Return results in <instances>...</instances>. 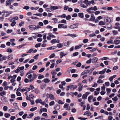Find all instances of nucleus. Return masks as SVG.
Returning <instances> with one entry per match:
<instances>
[{"label":"nucleus","mask_w":120,"mask_h":120,"mask_svg":"<svg viewBox=\"0 0 120 120\" xmlns=\"http://www.w3.org/2000/svg\"><path fill=\"white\" fill-rule=\"evenodd\" d=\"M32 75L31 74H30L27 77L28 78V79H30V80H31V79L32 78Z\"/></svg>","instance_id":"ea45409f"},{"label":"nucleus","mask_w":120,"mask_h":120,"mask_svg":"<svg viewBox=\"0 0 120 120\" xmlns=\"http://www.w3.org/2000/svg\"><path fill=\"white\" fill-rule=\"evenodd\" d=\"M114 42L116 45H118L120 43V41L119 40H115Z\"/></svg>","instance_id":"4be33fe9"},{"label":"nucleus","mask_w":120,"mask_h":120,"mask_svg":"<svg viewBox=\"0 0 120 120\" xmlns=\"http://www.w3.org/2000/svg\"><path fill=\"white\" fill-rule=\"evenodd\" d=\"M104 21L105 23L106 22L107 24H108L111 22V20L110 18L106 17L104 18Z\"/></svg>","instance_id":"f257e3e1"},{"label":"nucleus","mask_w":120,"mask_h":120,"mask_svg":"<svg viewBox=\"0 0 120 120\" xmlns=\"http://www.w3.org/2000/svg\"><path fill=\"white\" fill-rule=\"evenodd\" d=\"M56 71L55 70H53L51 71V74L52 75H56Z\"/></svg>","instance_id":"c9c22d12"},{"label":"nucleus","mask_w":120,"mask_h":120,"mask_svg":"<svg viewBox=\"0 0 120 120\" xmlns=\"http://www.w3.org/2000/svg\"><path fill=\"white\" fill-rule=\"evenodd\" d=\"M99 25H105V22H104L103 21H101L99 22Z\"/></svg>","instance_id":"f704fd0d"},{"label":"nucleus","mask_w":120,"mask_h":120,"mask_svg":"<svg viewBox=\"0 0 120 120\" xmlns=\"http://www.w3.org/2000/svg\"><path fill=\"white\" fill-rule=\"evenodd\" d=\"M81 65V63L80 62H79L76 65V66L78 67H80Z\"/></svg>","instance_id":"3c124183"},{"label":"nucleus","mask_w":120,"mask_h":120,"mask_svg":"<svg viewBox=\"0 0 120 120\" xmlns=\"http://www.w3.org/2000/svg\"><path fill=\"white\" fill-rule=\"evenodd\" d=\"M29 29L30 30L34 29H36V26L34 25H30L29 26Z\"/></svg>","instance_id":"9b49d317"},{"label":"nucleus","mask_w":120,"mask_h":120,"mask_svg":"<svg viewBox=\"0 0 120 120\" xmlns=\"http://www.w3.org/2000/svg\"><path fill=\"white\" fill-rule=\"evenodd\" d=\"M78 16L80 18H83L84 17L83 14L82 13H78Z\"/></svg>","instance_id":"6ab92c4d"},{"label":"nucleus","mask_w":120,"mask_h":120,"mask_svg":"<svg viewBox=\"0 0 120 120\" xmlns=\"http://www.w3.org/2000/svg\"><path fill=\"white\" fill-rule=\"evenodd\" d=\"M30 80L28 79L27 78H26L24 80V82L26 83H28L29 82Z\"/></svg>","instance_id":"6e6d98bb"},{"label":"nucleus","mask_w":120,"mask_h":120,"mask_svg":"<svg viewBox=\"0 0 120 120\" xmlns=\"http://www.w3.org/2000/svg\"><path fill=\"white\" fill-rule=\"evenodd\" d=\"M76 110L75 108H72L71 112H76Z\"/></svg>","instance_id":"338daca9"},{"label":"nucleus","mask_w":120,"mask_h":120,"mask_svg":"<svg viewBox=\"0 0 120 120\" xmlns=\"http://www.w3.org/2000/svg\"><path fill=\"white\" fill-rule=\"evenodd\" d=\"M63 24H59L58 25V27L59 28H67V26L66 25L64 26Z\"/></svg>","instance_id":"39448f33"},{"label":"nucleus","mask_w":120,"mask_h":120,"mask_svg":"<svg viewBox=\"0 0 120 120\" xmlns=\"http://www.w3.org/2000/svg\"><path fill=\"white\" fill-rule=\"evenodd\" d=\"M67 53H64V52H60V56H65L66 55Z\"/></svg>","instance_id":"7c9ffc66"},{"label":"nucleus","mask_w":120,"mask_h":120,"mask_svg":"<svg viewBox=\"0 0 120 120\" xmlns=\"http://www.w3.org/2000/svg\"><path fill=\"white\" fill-rule=\"evenodd\" d=\"M88 5L86 6V5L84 4H81L80 5V6L81 7H82L83 8H86L87 7V6Z\"/></svg>","instance_id":"a18cd8bd"},{"label":"nucleus","mask_w":120,"mask_h":120,"mask_svg":"<svg viewBox=\"0 0 120 120\" xmlns=\"http://www.w3.org/2000/svg\"><path fill=\"white\" fill-rule=\"evenodd\" d=\"M97 82L98 83H102L103 81L102 80L99 79L98 80Z\"/></svg>","instance_id":"72a5a7b5"},{"label":"nucleus","mask_w":120,"mask_h":120,"mask_svg":"<svg viewBox=\"0 0 120 120\" xmlns=\"http://www.w3.org/2000/svg\"><path fill=\"white\" fill-rule=\"evenodd\" d=\"M5 94L6 92L4 91L1 92L0 93V95L1 96H2L3 95H5Z\"/></svg>","instance_id":"bb28decb"},{"label":"nucleus","mask_w":120,"mask_h":120,"mask_svg":"<svg viewBox=\"0 0 120 120\" xmlns=\"http://www.w3.org/2000/svg\"><path fill=\"white\" fill-rule=\"evenodd\" d=\"M41 43H39L38 44H36L35 45V47L36 48H38L40 46Z\"/></svg>","instance_id":"473e14b6"},{"label":"nucleus","mask_w":120,"mask_h":120,"mask_svg":"<svg viewBox=\"0 0 120 120\" xmlns=\"http://www.w3.org/2000/svg\"><path fill=\"white\" fill-rule=\"evenodd\" d=\"M49 7L52 10L57 9L59 8L57 6H53L50 5Z\"/></svg>","instance_id":"9d476101"},{"label":"nucleus","mask_w":120,"mask_h":120,"mask_svg":"<svg viewBox=\"0 0 120 120\" xmlns=\"http://www.w3.org/2000/svg\"><path fill=\"white\" fill-rule=\"evenodd\" d=\"M39 55V54L36 55L34 57V58L36 60H37L38 59V57Z\"/></svg>","instance_id":"5fc2aeb1"},{"label":"nucleus","mask_w":120,"mask_h":120,"mask_svg":"<svg viewBox=\"0 0 120 120\" xmlns=\"http://www.w3.org/2000/svg\"><path fill=\"white\" fill-rule=\"evenodd\" d=\"M30 8V7L27 6H25L23 8V9L27 10Z\"/></svg>","instance_id":"79ce46f5"},{"label":"nucleus","mask_w":120,"mask_h":120,"mask_svg":"<svg viewBox=\"0 0 120 120\" xmlns=\"http://www.w3.org/2000/svg\"><path fill=\"white\" fill-rule=\"evenodd\" d=\"M55 55L54 53H53L51 55L49 56V58H53L55 56Z\"/></svg>","instance_id":"bf43d9fd"},{"label":"nucleus","mask_w":120,"mask_h":120,"mask_svg":"<svg viewBox=\"0 0 120 120\" xmlns=\"http://www.w3.org/2000/svg\"><path fill=\"white\" fill-rule=\"evenodd\" d=\"M10 116V114L9 113H5L4 114L5 117L7 118H8V117Z\"/></svg>","instance_id":"e433bc0d"},{"label":"nucleus","mask_w":120,"mask_h":120,"mask_svg":"<svg viewBox=\"0 0 120 120\" xmlns=\"http://www.w3.org/2000/svg\"><path fill=\"white\" fill-rule=\"evenodd\" d=\"M112 100L115 101H117L118 98L116 96H115L114 98H112Z\"/></svg>","instance_id":"de8ad7c7"},{"label":"nucleus","mask_w":120,"mask_h":120,"mask_svg":"<svg viewBox=\"0 0 120 120\" xmlns=\"http://www.w3.org/2000/svg\"><path fill=\"white\" fill-rule=\"evenodd\" d=\"M91 113L88 110L85 112V113L83 115H86L88 116H89L91 115Z\"/></svg>","instance_id":"f8f14e48"},{"label":"nucleus","mask_w":120,"mask_h":120,"mask_svg":"<svg viewBox=\"0 0 120 120\" xmlns=\"http://www.w3.org/2000/svg\"><path fill=\"white\" fill-rule=\"evenodd\" d=\"M95 17L94 16V15L93 14H91V17L90 19H88L89 21H95Z\"/></svg>","instance_id":"423d86ee"},{"label":"nucleus","mask_w":120,"mask_h":120,"mask_svg":"<svg viewBox=\"0 0 120 120\" xmlns=\"http://www.w3.org/2000/svg\"><path fill=\"white\" fill-rule=\"evenodd\" d=\"M66 18L67 20H69L71 18V17L70 15H69L66 16Z\"/></svg>","instance_id":"603ef678"},{"label":"nucleus","mask_w":120,"mask_h":120,"mask_svg":"<svg viewBox=\"0 0 120 120\" xmlns=\"http://www.w3.org/2000/svg\"><path fill=\"white\" fill-rule=\"evenodd\" d=\"M44 81L46 83H48L50 81V80L48 79H44Z\"/></svg>","instance_id":"cd10ccee"},{"label":"nucleus","mask_w":120,"mask_h":120,"mask_svg":"<svg viewBox=\"0 0 120 120\" xmlns=\"http://www.w3.org/2000/svg\"><path fill=\"white\" fill-rule=\"evenodd\" d=\"M40 118L39 116H38L37 117L34 118V120H39L40 119Z\"/></svg>","instance_id":"774afa93"},{"label":"nucleus","mask_w":120,"mask_h":120,"mask_svg":"<svg viewBox=\"0 0 120 120\" xmlns=\"http://www.w3.org/2000/svg\"><path fill=\"white\" fill-rule=\"evenodd\" d=\"M44 70V68H42L40 69V70H39V72L40 73H41Z\"/></svg>","instance_id":"4d7b16f0"},{"label":"nucleus","mask_w":120,"mask_h":120,"mask_svg":"<svg viewBox=\"0 0 120 120\" xmlns=\"http://www.w3.org/2000/svg\"><path fill=\"white\" fill-rule=\"evenodd\" d=\"M46 96L48 98L49 97V98L52 100L54 98V96L51 94H47L46 95Z\"/></svg>","instance_id":"1a4fd4ad"},{"label":"nucleus","mask_w":120,"mask_h":120,"mask_svg":"<svg viewBox=\"0 0 120 120\" xmlns=\"http://www.w3.org/2000/svg\"><path fill=\"white\" fill-rule=\"evenodd\" d=\"M78 24H75L71 25L70 26V28L71 29H74L75 28H78Z\"/></svg>","instance_id":"6e6552de"},{"label":"nucleus","mask_w":120,"mask_h":120,"mask_svg":"<svg viewBox=\"0 0 120 120\" xmlns=\"http://www.w3.org/2000/svg\"><path fill=\"white\" fill-rule=\"evenodd\" d=\"M60 108V105H57L56 106L54 107V109L56 110H58Z\"/></svg>","instance_id":"a211bd4d"},{"label":"nucleus","mask_w":120,"mask_h":120,"mask_svg":"<svg viewBox=\"0 0 120 120\" xmlns=\"http://www.w3.org/2000/svg\"><path fill=\"white\" fill-rule=\"evenodd\" d=\"M46 11L48 12H49L51 11L52 10L51 8H46Z\"/></svg>","instance_id":"37998d69"},{"label":"nucleus","mask_w":120,"mask_h":120,"mask_svg":"<svg viewBox=\"0 0 120 120\" xmlns=\"http://www.w3.org/2000/svg\"><path fill=\"white\" fill-rule=\"evenodd\" d=\"M98 60V58L97 57H94L92 59V62L93 63L95 64L96 63L98 62H97Z\"/></svg>","instance_id":"0eeeda50"},{"label":"nucleus","mask_w":120,"mask_h":120,"mask_svg":"<svg viewBox=\"0 0 120 120\" xmlns=\"http://www.w3.org/2000/svg\"><path fill=\"white\" fill-rule=\"evenodd\" d=\"M69 105L68 104L65 103L64 105V108H65L67 110H69L70 109V107Z\"/></svg>","instance_id":"20e7f679"},{"label":"nucleus","mask_w":120,"mask_h":120,"mask_svg":"<svg viewBox=\"0 0 120 120\" xmlns=\"http://www.w3.org/2000/svg\"><path fill=\"white\" fill-rule=\"evenodd\" d=\"M55 103L54 102V101H52L49 103V105L52 106Z\"/></svg>","instance_id":"8fccbe9b"},{"label":"nucleus","mask_w":120,"mask_h":120,"mask_svg":"<svg viewBox=\"0 0 120 120\" xmlns=\"http://www.w3.org/2000/svg\"><path fill=\"white\" fill-rule=\"evenodd\" d=\"M6 6H9L11 5V2L8 0H7L6 1Z\"/></svg>","instance_id":"393cba45"},{"label":"nucleus","mask_w":120,"mask_h":120,"mask_svg":"<svg viewBox=\"0 0 120 120\" xmlns=\"http://www.w3.org/2000/svg\"><path fill=\"white\" fill-rule=\"evenodd\" d=\"M112 32L114 35L117 34H118V32L117 31L114 30L112 31Z\"/></svg>","instance_id":"09e8293b"},{"label":"nucleus","mask_w":120,"mask_h":120,"mask_svg":"<svg viewBox=\"0 0 120 120\" xmlns=\"http://www.w3.org/2000/svg\"><path fill=\"white\" fill-rule=\"evenodd\" d=\"M56 48L57 47L56 46H53L52 47L47 48V50H53Z\"/></svg>","instance_id":"2eb2a0df"},{"label":"nucleus","mask_w":120,"mask_h":120,"mask_svg":"<svg viewBox=\"0 0 120 120\" xmlns=\"http://www.w3.org/2000/svg\"><path fill=\"white\" fill-rule=\"evenodd\" d=\"M46 85V84L45 83H43L41 85L40 87V88L42 89L44 88Z\"/></svg>","instance_id":"412c9836"},{"label":"nucleus","mask_w":120,"mask_h":120,"mask_svg":"<svg viewBox=\"0 0 120 120\" xmlns=\"http://www.w3.org/2000/svg\"><path fill=\"white\" fill-rule=\"evenodd\" d=\"M93 98V96L92 95H91L89 96L88 98V100L90 102H91V99Z\"/></svg>","instance_id":"aec40b11"},{"label":"nucleus","mask_w":120,"mask_h":120,"mask_svg":"<svg viewBox=\"0 0 120 120\" xmlns=\"http://www.w3.org/2000/svg\"><path fill=\"white\" fill-rule=\"evenodd\" d=\"M78 52H75L73 53V55L74 56H76L78 54Z\"/></svg>","instance_id":"13d9d810"},{"label":"nucleus","mask_w":120,"mask_h":120,"mask_svg":"<svg viewBox=\"0 0 120 120\" xmlns=\"http://www.w3.org/2000/svg\"><path fill=\"white\" fill-rule=\"evenodd\" d=\"M71 95L72 97L74 96V93L73 92H71L70 93H67V96L68 97L69 96V95Z\"/></svg>","instance_id":"dca6fc26"},{"label":"nucleus","mask_w":120,"mask_h":120,"mask_svg":"<svg viewBox=\"0 0 120 120\" xmlns=\"http://www.w3.org/2000/svg\"><path fill=\"white\" fill-rule=\"evenodd\" d=\"M43 22L45 25H46L48 23V22L47 20H45Z\"/></svg>","instance_id":"864d4df0"},{"label":"nucleus","mask_w":120,"mask_h":120,"mask_svg":"<svg viewBox=\"0 0 120 120\" xmlns=\"http://www.w3.org/2000/svg\"><path fill=\"white\" fill-rule=\"evenodd\" d=\"M107 70L106 68L104 69L103 70L99 71V74L100 75H102L104 74Z\"/></svg>","instance_id":"ddd939ff"},{"label":"nucleus","mask_w":120,"mask_h":120,"mask_svg":"<svg viewBox=\"0 0 120 120\" xmlns=\"http://www.w3.org/2000/svg\"><path fill=\"white\" fill-rule=\"evenodd\" d=\"M106 90L107 93H109L111 91V89L109 88H107Z\"/></svg>","instance_id":"69168bd1"},{"label":"nucleus","mask_w":120,"mask_h":120,"mask_svg":"<svg viewBox=\"0 0 120 120\" xmlns=\"http://www.w3.org/2000/svg\"><path fill=\"white\" fill-rule=\"evenodd\" d=\"M22 106L25 107L26 106L27 104L26 103L24 102L22 103Z\"/></svg>","instance_id":"0e129e2a"},{"label":"nucleus","mask_w":120,"mask_h":120,"mask_svg":"<svg viewBox=\"0 0 120 120\" xmlns=\"http://www.w3.org/2000/svg\"><path fill=\"white\" fill-rule=\"evenodd\" d=\"M105 77V75H100L99 78H98V79H102L104 78Z\"/></svg>","instance_id":"c03bdc74"},{"label":"nucleus","mask_w":120,"mask_h":120,"mask_svg":"<svg viewBox=\"0 0 120 120\" xmlns=\"http://www.w3.org/2000/svg\"><path fill=\"white\" fill-rule=\"evenodd\" d=\"M118 59V57H116L115 58H112L111 59H109L110 60H112L114 62H115L117 61V60Z\"/></svg>","instance_id":"a878e982"},{"label":"nucleus","mask_w":120,"mask_h":120,"mask_svg":"<svg viewBox=\"0 0 120 120\" xmlns=\"http://www.w3.org/2000/svg\"><path fill=\"white\" fill-rule=\"evenodd\" d=\"M48 35L49 37L52 38H55V36L52 35V33H50L48 34Z\"/></svg>","instance_id":"5701e85b"},{"label":"nucleus","mask_w":120,"mask_h":120,"mask_svg":"<svg viewBox=\"0 0 120 120\" xmlns=\"http://www.w3.org/2000/svg\"><path fill=\"white\" fill-rule=\"evenodd\" d=\"M57 47L59 48H61L63 46V45L61 43H59L57 45Z\"/></svg>","instance_id":"c85d7f7f"},{"label":"nucleus","mask_w":120,"mask_h":120,"mask_svg":"<svg viewBox=\"0 0 120 120\" xmlns=\"http://www.w3.org/2000/svg\"><path fill=\"white\" fill-rule=\"evenodd\" d=\"M32 75V78L31 79V80H30L29 82H31L33 80L36 78L37 76V75L34 73H33Z\"/></svg>","instance_id":"7ed1b4c3"},{"label":"nucleus","mask_w":120,"mask_h":120,"mask_svg":"<svg viewBox=\"0 0 120 120\" xmlns=\"http://www.w3.org/2000/svg\"><path fill=\"white\" fill-rule=\"evenodd\" d=\"M94 3V1L93 0H92L91 1H89L87 4V5H90L91 4H93Z\"/></svg>","instance_id":"b1692460"},{"label":"nucleus","mask_w":120,"mask_h":120,"mask_svg":"<svg viewBox=\"0 0 120 120\" xmlns=\"http://www.w3.org/2000/svg\"><path fill=\"white\" fill-rule=\"evenodd\" d=\"M82 46V45H80L79 46H76L75 47V49H77L80 48Z\"/></svg>","instance_id":"58836bf2"},{"label":"nucleus","mask_w":120,"mask_h":120,"mask_svg":"<svg viewBox=\"0 0 120 120\" xmlns=\"http://www.w3.org/2000/svg\"><path fill=\"white\" fill-rule=\"evenodd\" d=\"M33 15L37 16H39L40 17H41L42 16V14L41 13H36L34 14Z\"/></svg>","instance_id":"c756f323"},{"label":"nucleus","mask_w":120,"mask_h":120,"mask_svg":"<svg viewBox=\"0 0 120 120\" xmlns=\"http://www.w3.org/2000/svg\"><path fill=\"white\" fill-rule=\"evenodd\" d=\"M92 60L91 58L89 59V60H88L86 62V63L87 64H90L91 62V61Z\"/></svg>","instance_id":"e2e57ef3"},{"label":"nucleus","mask_w":120,"mask_h":120,"mask_svg":"<svg viewBox=\"0 0 120 120\" xmlns=\"http://www.w3.org/2000/svg\"><path fill=\"white\" fill-rule=\"evenodd\" d=\"M67 35L71 37H74L78 36V35L75 34H68Z\"/></svg>","instance_id":"f3484780"},{"label":"nucleus","mask_w":120,"mask_h":120,"mask_svg":"<svg viewBox=\"0 0 120 120\" xmlns=\"http://www.w3.org/2000/svg\"><path fill=\"white\" fill-rule=\"evenodd\" d=\"M37 108L36 107H33L31 108L30 110L31 111H33L37 109Z\"/></svg>","instance_id":"2f4dec72"},{"label":"nucleus","mask_w":120,"mask_h":120,"mask_svg":"<svg viewBox=\"0 0 120 120\" xmlns=\"http://www.w3.org/2000/svg\"><path fill=\"white\" fill-rule=\"evenodd\" d=\"M96 36V35H95V34L94 33L92 34H90L89 35V36L90 37H94V36Z\"/></svg>","instance_id":"680f3d73"},{"label":"nucleus","mask_w":120,"mask_h":120,"mask_svg":"<svg viewBox=\"0 0 120 120\" xmlns=\"http://www.w3.org/2000/svg\"><path fill=\"white\" fill-rule=\"evenodd\" d=\"M1 99L2 101L3 102H6V98L4 96H2L1 98Z\"/></svg>","instance_id":"4468645a"},{"label":"nucleus","mask_w":120,"mask_h":120,"mask_svg":"<svg viewBox=\"0 0 120 120\" xmlns=\"http://www.w3.org/2000/svg\"><path fill=\"white\" fill-rule=\"evenodd\" d=\"M16 24V22L15 21H13L11 24V25L12 26H14Z\"/></svg>","instance_id":"a19ab883"},{"label":"nucleus","mask_w":120,"mask_h":120,"mask_svg":"<svg viewBox=\"0 0 120 120\" xmlns=\"http://www.w3.org/2000/svg\"><path fill=\"white\" fill-rule=\"evenodd\" d=\"M44 78V76L43 75H41V74H39V76L38 77V79H41Z\"/></svg>","instance_id":"4c0bfd02"},{"label":"nucleus","mask_w":120,"mask_h":120,"mask_svg":"<svg viewBox=\"0 0 120 120\" xmlns=\"http://www.w3.org/2000/svg\"><path fill=\"white\" fill-rule=\"evenodd\" d=\"M72 70V68L70 67L69 68L68 70L67 71L69 73H70V71L71 72Z\"/></svg>","instance_id":"49530a36"},{"label":"nucleus","mask_w":120,"mask_h":120,"mask_svg":"<svg viewBox=\"0 0 120 120\" xmlns=\"http://www.w3.org/2000/svg\"><path fill=\"white\" fill-rule=\"evenodd\" d=\"M93 77L91 76H90L89 77V81L90 82H91V81L93 79Z\"/></svg>","instance_id":"052dcab7"},{"label":"nucleus","mask_w":120,"mask_h":120,"mask_svg":"<svg viewBox=\"0 0 120 120\" xmlns=\"http://www.w3.org/2000/svg\"><path fill=\"white\" fill-rule=\"evenodd\" d=\"M90 94V93L86 92L85 94H83L82 97V98L84 99H86L88 95Z\"/></svg>","instance_id":"f03ea898"}]
</instances>
